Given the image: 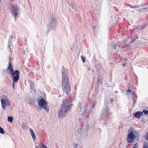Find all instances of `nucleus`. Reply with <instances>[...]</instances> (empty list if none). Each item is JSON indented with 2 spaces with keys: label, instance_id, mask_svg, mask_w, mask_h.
Wrapping results in <instances>:
<instances>
[{
  "label": "nucleus",
  "instance_id": "1",
  "mask_svg": "<svg viewBox=\"0 0 148 148\" xmlns=\"http://www.w3.org/2000/svg\"><path fill=\"white\" fill-rule=\"evenodd\" d=\"M67 70L62 67V86L63 92L69 95L71 92V86L69 84V78Z\"/></svg>",
  "mask_w": 148,
  "mask_h": 148
},
{
  "label": "nucleus",
  "instance_id": "2",
  "mask_svg": "<svg viewBox=\"0 0 148 148\" xmlns=\"http://www.w3.org/2000/svg\"><path fill=\"white\" fill-rule=\"evenodd\" d=\"M70 103L67 100H64L61 106L60 109L58 112L59 117L61 118L64 117L66 114L67 111L70 108Z\"/></svg>",
  "mask_w": 148,
  "mask_h": 148
},
{
  "label": "nucleus",
  "instance_id": "3",
  "mask_svg": "<svg viewBox=\"0 0 148 148\" xmlns=\"http://www.w3.org/2000/svg\"><path fill=\"white\" fill-rule=\"evenodd\" d=\"M7 71L10 74H11L14 81L17 82L19 79V71L16 70L14 72L13 69L10 63H9V66L7 69Z\"/></svg>",
  "mask_w": 148,
  "mask_h": 148
},
{
  "label": "nucleus",
  "instance_id": "4",
  "mask_svg": "<svg viewBox=\"0 0 148 148\" xmlns=\"http://www.w3.org/2000/svg\"><path fill=\"white\" fill-rule=\"evenodd\" d=\"M38 102L39 105V108L40 109H45L47 112L49 111V109L47 103L41 96L38 99Z\"/></svg>",
  "mask_w": 148,
  "mask_h": 148
},
{
  "label": "nucleus",
  "instance_id": "5",
  "mask_svg": "<svg viewBox=\"0 0 148 148\" xmlns=\"http://www.w3.org/2000/svg\"><path fill=\"white\" fill-rule=\"evenodd\" d=\"M58 23V21L56 18L54 17H52L51 19L48 26L50 28L49 29L55 30L57 27Z\"/></svg>",
  "mask_w": 148,
  "mask_h": 148
},
{
  "label": "nucleus",
  "instance_id": "6",
  "mask_svg": "<svg viewBox=\"0 0 148 148\" xmlns=\"http://www.w3.org/2000/svg\"><path fill=\"white\" fill-rule=\"evenodd\" d=\"M1 102L2 108L3 110L5 109L6 106H8L10 105V101L6 97H4L3 99H1Z\"/></svg>",
  "mask_w": 148,
  "mask_h": 148
},
{
  "label": "nucleus",
  "instance_id": "7",
  "mask_svg": "<svg viewBox=\"0 0 148 148\" xmlns=\"http://www.w3.org/2000/svg\"><path fill=\"white\" fill-rule=\"evenodd\" d=\"M109 114V110L107 108L103 109L102 112L100 119L102 120L107 118Z\"/></svg>",
  "mask_w": 148,
  "mask_h": 148
},
{
  "label": "nucleus",
  "instance_id": "8",
  "mask_svg": "<svg viewBox=\"0 0 148 148\" xmlns=\"http://www.w3.org/2000/svg\"><path fill=\"white\" fill-rule=\"evenodd\" d=\"M133 130H132L128 134L127 140L129 143L133 142V140L135 138V135H134Z\"/></svg>",
  "mask_w": 148,
  "mask_h": 148
},
{
  "label": "nucleus",
  "instance_id": "9",
  "mask_svg": "<svg viewBox=\"0 0 148 148\" xmlns=\"http://www.w3.org/2000/svg\"><path fill=\"white\" fill-rule=\"evenodd\" d=\"M12 7L14 10L13 13L14 14H13V16L15 19H16V18L18 16L19 14L18 9L16 6L13 5Z\"/></svg>",
  "mask_w": 148,
  "mask_h": 148
},
{
  "label": "nucleus",
  "instance_id": "10",
  "mask_svg": "<svg viewBox=\"0 0 148 148\" xmlns=\"http://www.w3.org/2000/svg\"><path fill=\"white\" fill-rule=\"evenodd\" d=\"M80 110L82 114L87 116H88L89 111L88 110L87 108L86 107H84L83 108H81Z\"/></svg>",
  "mask_w": 148,
  "mask_h": 148
},
{
  "label": "nucleus",
  "instance_id": "11",
  "mask_svg": "<svg viewBox=\"0 0 148 148\" xmlns=\"http://www.w3.org/2000/svg\"><path fill=\"white\" fill-rule=\"evenodd\" d=\"M143 114V113L142 112L138 111L135 113L134 116L138 118H140L141 116Z\"/></svg>",
  "mask_w": 148,
  "mask_h": 148
},
{
  "label": "nucleus",
  "instance_id": "12",
  "mask_svg": "<svg viewBox=\"0 0 148 148\" xmlns=\"http://www.w3.org/2000/svg\"><path fill=\"white\" fill-rule=\"evenodd\" d=\"M29 131L30 134L31 135L32 137L33 138L34 140H35L36 139V136L33 130L32 129H29Z\"/></svg>",
  "mask_w": 148,
  "mask_h": 148
},
{
  "label": "nucleus",
  "instance_id": "13",
  "mask_svg": "<svg viewBox=\"0 0 148 148\" xmlns=\"http://www.w3.org/2000/svg\"><path fill=\"white\" fill-rule=\"evenodd\" d=\"M134 135H135V137H138L139 136V134L138 132V131L133 130Z\"/></svg>",
  "mask_w": 148,
  "mask_h": 148
},
{
  "label": "nucleus",
  "instance_id": "14",
  "mask_svg": "<svg viewBox=\"0 0 148 148\" xmlns=\"http://www.w3.org/2000/svg\"><path fill=\"white\" fill-rule=\"evenodd\" d=\"M13 118L11 116H8V120L9 122H12L13 121Z\"/></svg>",
  "mask_w": 148,
  "mask_h": 148
},
{
  "label": "nucleus",
  "instance_id": "15",
  "mask_svg": "<svg viewBox=\"0 0 148 148\" xmlns=\"http://www.w3.org/2000/svg\"><path fill=\"white\" fill-rule=\"evenodd\" d=\"M29 84H30L31 88V89H33L34 88V83L32 82H29Z\"/></svg>",
  "mask_w": 148,
  "mask_h": 148
},
{
  "label": "nucleus",
  "instance_id": "16",
  "mask_svg": "<svg viewBox=\"0 0 148 148\" xmlns=\"http://www.w3.org/2000/svg\"><path fill=\"white\" fill-rule=\"evenodd\" d=\"M130 7H131V8H139V5H130Z\"/></svg>",
  "mask_w": 148,
  "mask_h": 148
},
{
  "label": "nucleus",
  "instance_id": "17",
  "mask_svg": "<svg viewBox=\"0 0 148 148\" xmlns=\"http://www.w3.org/2000/svg\"><path fill=\"white\" fill-rule=\"evenodd\" d=\"M26 125L25 123L22 124L21 125V127L24 130L26 129Z\"/></svg>",
  "mask_w": 148,
  "mask_h": 148
},
{
  "label": "nucleus",
  "instance_id": "18",
  "mask_svg": "<svg viewBox=\"0 0 148 148\" xmlns=\"http://www.w3.org/2000/svg\"><path fill=\"white\" fill-rule=\"evenodd\" d=\"M0 133L2 134H4V131L3 129L1 127H0Z\"/></svg>",
  "mask_w": 148,
  "mask_h": 148
},
{
  "label": "nucleus",
  "instance_id": "19",
  "mask_svg": "<svg viewBox=\"0 0 148 148\" xmlns=\"http://www.w3.org/2000/svg\"><path fill=\"white\" fill-rule=\"evenodd\" d=\"M147 25V24L143 25L140 27V29L141 30L143 29L145 27H146Z\"/></svg>",
  "mask_w": 148,
  "mask_h": 148
},
{
  "label": "nucleus",
  "instance_id": "20",
  "mask_svg": "<svg viewBox=\"0 0 148 148\" xmlns=\"http://www.w3.org/2000/svg\"><path fill=\"white\" fill-rule=\"evenodd\" d=\"M143 112L146 115H148V110H144Z\"/></svg>",
  "mask_w": 148,
  "mask_h": 148
},
{
  "label": "nucleus",
  "instance_id": "21",
  "mask_svg": "<svg viewBox=\"0 0 148 148\" xmlns=\"http://www.w3.org/2000/svg\"><path fill=\"white\" fill-rule=\"evenodd\" d=\"M73 148H77L78 145L76 143H73Z\"/></svg>",
  "mask_w": 148,
  "mask_h": 148
},
{
  "label": "nucleus",
  "instance_id": "22",
  "mask_svg": "<svg viewBox=\"0 0 148 148\" xmlns=\"http://www.w3.org/2000/svg\"><path fill=\"white\" fill-rule=\"evenodd\" d=\"M138 147V143H136L133 146V148H137Z\"/></svg>",
  "mask_w": 148,
  "mask_h": 148
},
{
  "label": "nucleus",
  "instance_id": "23",
  "mask_svg": "<svg viewBox=\"0 0 148 148\" xmlns=\"http://www.w3.org/2000/svg\"><path fill=\"white\" fill-rule=\"evenodd\" d=\"M81 58L82 59V60L83 62H84L86 61L85 59L83 56H82Z\"/></svg>",
  "mask_w": 148,
  "mask_h": 148
},
{
  "label": "nucleus",
  "instance_id": "24",
  "mask_svg": "<svg viewBox=\"0 0 148 148\" xmlns=\"http://www.w3.org/2000/svg\"><path fill=\"white\" fill-rule=\"evenodd\" d=\"M143 148H148V145L144 144Z\"/></svg>",
  "mask_w": 148,
  "mask_h": 148
},
{
  "label": "nucleus",
  "instance_id": "25",
  "mask_svg": "<svg viewBox=\"0 0 148 148\" xmlns=\"http://www.w3.org/2000/svg\"><path fill=\"white\" fill-rule=\"evenodd\" d=\"M135 40V38H133L132 39V40H131V43H133V42H134Z\"/></svg>",
  "mask_w": 148,
  "mask_h": 148
},
{
  "label": "nucleus",
  "instance_id": "26",
  "mask_svg": "<svg viewBox=\"0 0 148 148\" xmlns=\"http://www.w3.org/2000/svg\"><path fill=\"white\" fill-rule=\"evenodd\" d=\"M14 82H16L15 81H14L13 80V82L12 87L13 88H14Z\"/></svg>",
  "mask_w": 148,
  "mask_h": 148
},
{
  "label": "nucleus",
  "instance_id": "27",
  "mask_svg": "<svg viewBox=\"0 0 148 148\" xmlns=\"http://www.w3.org/2000/svg\"><path fill=\"white\" fill-rule=\"evenodd\" d=\"M132 90L130 89H128L127 91V92H132Z\"/></svg>",
  "mask_w": 148,
  "mask_h": 148
},
{
  "label": "nucleus",
  "instance_id": "28",
  "mask_svg": "<svg viewBox=\"0 0 148 148\" xmlns=\"http://www.w3.org/2000/svg\"><path fill=\"white\" fill-rule=\"evenodd\" d=\"M112 46L114 49H116V48H115V47L116 46V45H115L114 44Z\"/></svg>",
  "mask_w": 148,
  "mask_h": 148
},
{
  "label": "nucleus",
  "instance_id": "29",
  "mask_svg": "<svg viewBox=\"0 0 148 148\" xmlns=\"http://www.w3.org/2000/svg\"><path fill=\"white\" fill-rule=\"evenodd\" d=\"M99 81H100V79H98L97 80V83L98 84H99Z\"/></svg>",
  "mask_w": 148,
  "mask_h": 148
},
{
  "label": "nucleus",
  "instance_id": "30",
  "mask_svg": "<svg viewBox=\"0 0 148 148\" xmlns=\"http://www.w3.org/2000/svg\"><path fill=\"white\" fill-rule=\"evenodd\" d=\"M71 6H72L73 9H75V7H73V5L72 4H71Z\"/></svg>",
  "mask_w": 148,
  "mask_h": 148
},
{
  "label": "nucleus",
  "instance_id": "31",
  "mask_svg": "<svg viewBox=\"0 0 148 148\" xmlns=\"http://www.w3.org/2000/svg\"><path fill=\"white\" fill-rule=\"evenodd\" d=\"M125 64H125V63H124V64H123V66H125Z\"/></svg>",
  "mask_w": 148,
  "mask_h": 148
},
{
  "label": "nucleus",
  "instance_id": "32",
  "mask_svg": "<svg viewBox=\"0 0 148 148\" xmlns=\"http://www.w3.org/2000/svg\"><path fill=\"white\" fill-rule=\"evenodd\" d=\"M136 38V39H138V36H137Z\"/></svg>",
  "mask_w": 148,
  "mask_h": 148
},
{
  "label": "nucleus",
  "instance_id": "33",
  "mask_svg": "<svg viewBox=\"0 0 148 148\" xmlns=\"http://www.w3.org/2000/svg\"><path fill=\"white\" fill-rule=\"evenodd\" d=\"M132 94L133 95L134 94V92H133V93H132Z\"/></svg>",
  "mask_w": 148,
  "mask_h": 148
},
{
  "label": "nucleus",
  "instance_id": "34",
  "mask_svg": "<svg viewBox=\"0 0 148 148\" xmlns=\"http://www.w3.org/2000/svg\"><path fill=\"white\" fill-rule=\"evenodd\" d=\"M94 105H93V106H92L93 108H94Z\"/></svg>",
  "mask_w": 148,
  "mask_h": 148
}]
</instances>
